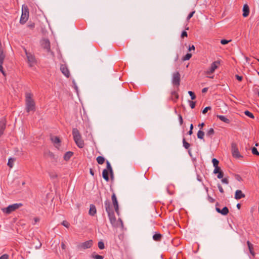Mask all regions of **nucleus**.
<instances>
[{"label":"nucleus","instance_id":"obj_1","mask_svg":"<svg viewBox=\"0 0 259 259\" xmlns=\"http://www.w3.org/2000/svg\"><path fill=\"white\" fill-rule=\"evenodd\" d=\"M105 210L108 214V217L110 223L113 226L116 224V219L114 214V211L113 209L112 205L109 200H106L105 202Z\"/></svg>","mask_w":259,"mask_h":259},{"label":"nucleus","instance_id":"obj_2","mask_svg":"<svg viewBox=\"0 0 259 259\" xmlns=\"http://www.w3.org/2000/svg\"><path fill=\"white\" fill-rule=\"evenodd\" d=\"M26 97V111L27 113L30 111H34L35 109V104L34 100L32 99V94L27 93L25 95Z\"/></svg>","mask_w":259,"mask_h":259},{"label":"nucleus","instance_id":"obj_3","mask_svg":"<svg viewBox=\"0 0 259 259\" xmlns=\"http://www.w3.org/2000/svg\"><path fill=\"white\" fill-rule=\"evenodd\" d=\"M72 135L74 141L77 146L80 148H82L84 146V143L81 139V136L79 131L76 128H73Z\"/></svg>","mask_w":259,"mask_h":259},{"label":"nucleus","instance_id":"obj_4","mask_svg":"<svg viewBox=\"0 0 259 259\" xmlns=\"http://www.w3.org/2000/svg\"><path fill=\"white\" fill-rule=\"evenodd\" d=\"M23 206L21 203H14L9 205L8 207L2 209L3 212L6 214H10L12 212L15 211L19 208Z\"/></svg>","mask_w":259,"mask_h":259},{"label":"nucleus","instance_id":"obj_5","mask_svg":"<svg viewBox=\"0 0 259 259\" xmlns=\"http://www.w3.org/2000/svg\"><path fill=\"white\" fill-rule=\"evenodd\" d=\"M29 17V10L27 6L23 5L22 8V15L20 20V23L24 24L28 20Z\"/></svg>","mask_w":259,"mask_h":259},{"label":"nucleus","instance_id":"obj_6","mask_svg":"<svg viewBox=\"0 0 259 259\" xmlns=\"http://www.w3.org/2000/svg\"><path fill=\"white\" fill-rule=\"evenodd\" d=\"M181 82V75L178 71H176L172 74V83L174 86L179 89Z\"/></svg>","mask_w":259,"mask_h":259},{"label":"nucleus","instance_id":"obj_7","mask_svg":"<svg viewBox=\"0 0 259 259\" xmlns=\"http://www.w3.org/2000/svg\"><path fill=\"white\" fill-rule=\"evenodd\" d=\"M231 152L233 157L235 158L242 157V156L239 153L237 145L235 143H232L231 144Z\"/></svg>","mask_w":259,"mask_h":259},{"label":"nucleus","instance_id":"obj_8","mask_svg":"<svg viewBox=\"0 0 259 259\" xmlns=\"http://www.w3.org/2000/svg\"><path fill=\"white\" fill-rule=\"evenodd\" d=\"M93 245V241L90 240L78 244L77 248L78 250H83L91 248Z\"/></svg>","mask_w":259,"mask_h":259},{"label":"nucleus","instance_id":"obj_9","mask_svg":"<svg viewBox=\"0 0 259 259\" xmlns=\"http://www.w3.org/2000/svg\"><path fill=\"white\" fill-rule=\"evenodd\" d=\"M40 45L41 47L46 50L47 52H51L52 55H54L53 52L51 51L50 49V42L48 39H43L40 41Z\"/></svg>","mask_w":259,"mask_h":259},{"label":"nucleus","instance_id":"obj_10","mask_svg":"<svg viewBox=\"0 0 259 259\" xmlns=\"http://www.w3.org/2000/svg\"><path fill=\"white\" fill-rule=\"evenodd\" d=\"M26 55L27 56L28 63L30 67H32L36 63L35 58L32 54L30 53H28L26 50H25Z\"/></svg>","mask_w":259,"mask_h":259},{"label":"nucleus","instance_id":"obj_11","mask_svg":"<svg viewBox=\"0 0 259 259\" xmlns=\"http://www.w3.org/2000/svg\"><path fill=\"white\" fill-rule=\"evenodd\" d=\"M111 199L112 201V204L115 209L116 213L119 215V205L118 202L116 198V196L114 193H113L111 196Z\"/></svg>","mask_w":259,"mask_h":259},{"label":"nucleus","instance_id":"obj_12","mask_svg":"<svg viewBox=\"0 0 259 259\" xmlns=\"http://www.w3.org/2000/svg\"><path fill=\"white\" fill-rule=\"evenodd\" d=\"M220 64V61H215L211 64L210 67L207 71V74H210L213 73L215 70L218 68Z\"/></svg>","mask_w":259,"mask_h":259},{"label":"nucleus","instance_id":"obj_13","mask_svg":"<svg viewBox=\"0 0 259 259\" xmlns=\"http://www.w3.org/2000/svg\"><path fill=\"white\" fill-rule=\"evenodd\" d=\"M219 203L218 202H217L215 206V210L217 212L221 213V214L223 215H226L228 214L229 212V210L227 206L224 207L222 209L219 208L218 206L219 205Z\"/></svg>","mask_w":259,"mask_h":259},{"label":"nucleus","instance_id":"obj_14","mask_svg":"<svg viewBox=\"0 0 259 259\" xmlns=\"http://www.w3.org/2000/svg\"><path fill=\"white\" fill-rule=\"evenodd\" d=\"M60 70L62 73L67 78L70 76V72L67 66L65 64H61L60 66Z\"/></svg>","mask_w":259,"mask_h":259},{"label":"nucleus","instance_id":"obj_15","mask_svg":"<svg viewBox=\"0 0 259 259\" xmlns=\"http://www.w3.org/2000/svg\"><path fill=\"white\" fill-rule=\"evenodd\" d=\"M245 196V194L243 193L241 190H237L235 192L234 198L235 199L238 200L244 198Z\"/></svg>","mask_w":259,"mask_h":259},{"label":"nucleus","instance_id":"obj_16","mask_svg":"<svg viewBox=\"0 0 259 259\" xmlns=\"http://www.w3.org/2000/svg\"><path fill=\"white\" fill-rule=\"evenodd\" d=\"M249 8L247 4L244 5L243 7V14L242 16L244 17H246L249 15Z\"/></svg>","mask_w":259,"mask_h":259},{"label":"nucleus","instance_id":"obj_17","mask_svg":"<svg viewBox=\"0 0 259 259\" xmlns=\"http://www.w3.org/2000/svg\"><path fill=\"white\" fill-rule=\"evenodd\" d=\"M97 213L96 207L95 205L92 204L90 206V209L89 211V214L91 216H94Z\"/></svg>","mask_w":259,"mask_h":259},{"label":"nucleus","instance_id":"obj_18","mask_svg":"<svg viewBox=\"0 0 259 259\" xmlns=\"http://www.w3.org/2000/svg\"><path fill=\"white\" fill-rule=\"evenodd\" d=\"M217 118H218L219 119H220L222 121L229 124L231 122V120L229 118H227L225 116L221 115H217Z\"/></svg>","mask_w":259,"mask_h":259},{"label":"nucleus","instance_id":"obj_19","mask_svg":"<svg viewBox=\"0 0 259 259\" xmlns=\"http://www.w3.org/2000/svg\"><path fill=\"white\" fill-rule=\"evenodd\" d=\"M179 96L176 91H172L171 93L170 99L174 102H176L179 99Z\"/></svg>","mask_w":259,"mask_h":259},{"label":"nucleus","instance_id":"obj_20","mask_svg":"<svg viewBox=\"0 0 259 259\" xmlns=\"http://www.w3.org/2000/svg\"><path fill=\"white\" fill-rule=\"evenodd\" d=\"M109 173H110L109 171L107 169H103L102 172V177L107 182L109 181Z\"/></svg>","mask_w":259,"mask_h":259},{"label":"nucleus","instance_id":"obj_21","mask_svg":"<svg viewBox=\"0 0 259 259\" xmlns=\"http://www.w3.org/2000/svg\"><path fill=\"white\" fill-rule=\"evenodd\" d=\"M247 245L248 246V249H249V252L253 256H254L255 255V252H254L253 251V244L252 243H251L250 242V241H247Z\"/></svg>","mask_w":259,"mask_h":259},{"label":"nucleus","instance_id":"obj_22","mask_svg":"<svg viewBox=\"0 0 259 259\" xmlns=\"http://www.w3.org/2000/svg\"><path fill=\"white\" fill-rule=\"evenodd\" d=\"M162 237V235L159 233H156L153 235V239L157 242L160 241Z\"/></svg>","mask_w":259,"mask_h":259},{"label":"nucleus","instance_id":"obj_23","mask_svg":"<svg viewBox=\"0 0 259 259\" xmlns=\"http://www.w3.org/2000/svg\"><path fill=\"white\" fill-rule=\"evenodd\" d=\"M106 168L105 169H107L109 171V172H110V174L111 175V177L112 178L113 177V169H112V168L111 167V165L110 163V162L107 160L106 161Z\"/></svg>","mask_w":259,"mask_h":259},{"label":"nucleus","instance_id":"obj_24","mask_svg":"<svg viewBox=\"0 0 259 259\" xmlns=\"http://www.w3.org/2000/svg\"><path fill=\"white\" fill-rule=\"evenodd\" d=\"M73 153L71 151H68L64 154V159L65 161H68L73 156Z\"/></svg>","mask_w":259,"mask_h":259},{"label":"nucleus","instance_id":"obj_25","mask_svg":"<svg viewBox=\"0 0 259 259\" xmlns=\"http://www.w3.org/2000/svg\"><path fill=\"white\" fill-rule=\"evenodd\" d=\"M51 141H52V142H53L54 144H58L59 146H60V144L61 143V140L58 137H57V136L52 137H51Z\"/></svg>","mask_w":259,"mask_h":259},{"label":"nucleus","instance_id":"obj_26","mask_svg":"<svg viewBox=\"0 0 259 259\" xmlns=\"http://www.w3.org/2000/svg\"><path fill=\"white\" fill-rule=\"evenodd\" d=\"M6 126V120L5 119H2L0 120V129L5 130Z\"/></svg>","mask_w":259,"mask_h":259},{"label":"nucleus","instance_id":"obj_27","mask_svg":"<svg viewBox=\"0 0 259 259\" xmlns=\"http://www.w3.org/2000/svg\"><path fill=\"white\" fill-rule=\"evenodd\" d=\"M97 161L99 164H102L104 163L105 159L103 156H99L97 157Z\"/></svg>","mask_w":259,"mask_h":259},{"label":"nucleus","instance_id":"obj_28","mask_svg":"<svg viewBox=\"0 0 259 259\" xmlns=\"http://www.w3.org/2000/svg\"><path fill=\"white\" fill-rule=\"evenodd\" d=\"M183 147L187 150L189 149L190 144L187 142L185 138L183 139Z\"/></svg>","mask_w":259,"mask_h":259},{"label":"nucleus","instance_id":"obj_29","mask_svg":"<svg viewBox=\"0 0 259 259\" xmlns=\"http://www.w3.org/2000/svg\"><path fill=\"white\" fill-rule=\"evenodd\" d=\"M6 57L4 51L0 52V64H3Z\"/></svg>","mask_w":259,"mask_h":259},{"label":"nucleus","instance_id":"obj_30","mask_svg":"<svg viewBox=\"0 0 259 259\" xmlns=\"http://www.w3.org/2000/svg\"><path fill=\"white\" fill-rule=\"evenodd\" d=\"M214 134V131L212 128H209L206 133V136L209 137H211Z\"/></svg>","mask_w":259,"mask_h":259},{"label":"nucleus","instance_id":"obj_31","mask_svg":"<svg viewBox=\"0 0 259 259\" xmlns=\"http://www.w3.org/2000/svg\"><path fill=\"white\" fill-rule=\"evenodd\" d=\"M204 136V132H203L201 130L198 131V132L197 133V137H198V139H201V140L203 139Z\"/></svg>","mask_w":259,"mask_h":259},{"label":"nucleus","instance_id":"obj_32","mask_svg":"<svg viewBox=\"0 0 259 259\" xmlns=\"http://www.w3.org/2000/svg\"><path fill=\"white\" fill-rule=\"evenodd\" d=\"M48 156L55 161H57V158L56 157V156L53 152L49 151L48 153Z\"/></svg>","mask_w":259,"mask_h":259},{"label":"nucleus","instance_id":"obj_33","mask_svg":"<svg viewBox=\"0 0 259 259\" xmlns=\"http://www.w3.org/2000/svg\"><path fill=\"white\" fill-rule=\"evenodd\" d=\"M192 57V54L191 53H187L185 56H184L182 58V60L183 61L189 60Z\"/></svg>","mask_w":259,"mask_h":259},{"label":"nucleus","instance_id":"obj_34","mask_svg":"<svg viewBox=\"0 0 259 259\" xmlns=\"http://www.w3.org/2000/svg\"><path fill=\"white\" fill-rule=\"evenodd\" d=\"M244 114L245 115L247 116L248 117H249L252 119H253L254 118L253 114L251 112L249 111L248 110L245 111Z\"/></svg>","mask_w":259,"mask_h":259},{"label":"nucleus","instance_id":"obj_35","mask_svg":"<svg viewBox=\"0 0 259 259\" xmlns=\"http://www.w3.org/2000/svg\"><path fill=\"white\" fill-rule=\"evenodd\" d=\"M14 161V159L13 158H9L8 160V164H7L10 167L12 168L13 166Z\"/></svg>","mask_w":259,"mask_h":259},{"label":"nucleus","instance_id":"obj_36","mask_svg":"<svg viewBox=\"0 0 259 259\" xmlns=\"http://www.w3.org/2000/svg\"><path fill=\"white\" fill-rule=\"evenodd\" d=\"M95 253H93L92 255V257L94 258V259H103L104 257L103 256L98 255V254H95Z\"/></svg>","mask_w":259,"mask_h":259},{"label":"nucleus","instance_id":"obj_37","mask_svg":"<svg viewBox=\"0 0 259 259\" xmlns=\"http://www.w3.org/2000/svg\"><path fill=\"white\" fill-rule=\"evenodd\" d=\"M212 162L214 167L219 166V161L216 158H213L212 159Z\"/></svg>","mask_w":259,"mask_h":259},{"label":"nucleus","instance_id":"obj_38","mask_svg":"<svg viewBox=\"0 0 259 259\" xmlns=\"http://www.w3.org/2000/svg\"><path fill=\"white\" fill-rule=\"evenodd\" d=\"M98 247L100 249H103L105 248L104 243L103 241H100L98 243Z\"/></svg>","mask_w":259,"mask_h":259},{"label":"nucleus","instance_id":"obj_39","mask_svg":"<svg viewBox=\"0 0 259 259\" xmlns=\"http://www.w3.org/2000/svg\"><path fill=\"white\" fill-rule=\"evenodd\" d=\"M251 152L253 155L259 156V152H258L257 149L255 147L252 148Z\"/></svg>","mask_w":259,"mask_h":259},{"label":"nucleus","instance_id":"obj_40","mask_svg":"<svg viewBox=\"0 0 259 259\" xmlns=\"http://www.w3.org/2000/svg\"><path fill=\"white\" fill-rule=\"evenodd\" d=\"M61 224L67 228H68L70 226V224L67 221H63Z\"/></svg>","mask_w":259,"mask_h":259},{"label":"nucleus","instance_id":"obj_41","mask_svg":"<svg viewBox=\"0 0 259 259\" xmlns=\"http://www.w3.org/2000/svg\"><path fill=\"white\" fill-rule=\"evenodd\" d=\"M188 94H189V95L190 96V97H191V99L192 100H194V99H195V98H196V96H195V93H194L193 92H192V91H189V92H188Z\"/></svg>","mask_w":259,"mask_h":259},{"label":"nucleus","instance_id":"obj_42","mask_svg":"<svg viewBox=\"0 0 259 259\" xmlns=\"http://www.w3.org/2000/svg\"><path fill=\"white\" fill-rule=\"evenodd\" d=\"M49 176H50V178L52 179L56 178H57V176H58L57 175L55 172H49Z\"/></svg>","mask_w":259,"mask_h":259},{"label":"nucleus","instance_id":"obj_43","mask_svg":"<svg viewBox=\"0 0 259 259\" xmlns=\"http://www.w3.org/2000/svg\"><path fill=\"white\" fill-rule=\"evenodd\" d=\"M221 171H222V170L219 166L214 167V169L213 170V173L216 174L219 173Z\"/></svg>","mask_w":259,"mask_h":259},{"label":"nucleus","instance_id":"obj_44","mask_svg":"<svg viewBox=\"0 0 259 259\" xmlns=\"http://www.w3.org/2000/svg\"><path fill=\"white\" fill-rule=\"evenodd\" d=\"M211 109V107L210 106H207L202 110V113L206 114L208 110H210Z\"/></svg>","mask_w":259,"mask_h":259},{"label":"nucleus","instance_id":"obj_45","mask_svg":"<svg viewBox=\"0 0 259 259\" xmlns=\"http://www.w3.org/2000/svg\"><path fill=\"white\" fill-rule=\"evenodd\" d=\"M195 13V11H194L191 12L190 13H189L187 17V20L189 21L193 17V16Z\"/></svg>","mask_w":259,"mask_h":259},{"label":"nucleus","instance_id":"obj_46","mask_svg":"<svg viewBox=\"0 0 259 259\" xmlns=\"http://www.w3.org/2000/svg\"><path fill=\"white\" fill-rule=\"evenodd\" d=\"M253 91L254 94H257L258 97H259V89H258V87H253Z\"/></svg>","mask_w":259,"mask_h":259},{"label":"nucleus","instance_id":"obj_47","mask_svg":"<svg viewBox=\"0 0 259 259\" xmlns=\"http://www.w3.org/2000/svg\"><path fill=\"white\" fill-rule=\"evenodd\" d=\"M218 176H217V178H218V179H221L223 178V177H224V172H223V171L222 170V171H221L220 172H219V173H218Z\"/></svg>","mask_w":259,"mask_h":259},{"label":"nucleus","instance_id":"obj_48","mask_svg":"<svg viewBox=\"0 0 259 259\" xmlns=\"http://www.w3.org/2000/svg\"><path fill=\"white\" fill-rule=\"evenodd\" d=\"M207 200L210 203H213L215 201V199L212 198L209 195H207Z\"/></svg>","mask_w":259,"mask_h":259},{"label":"nucleus","instance_id":"obj_49","mask_svg":"<svg viewBox=\"0 0 259 259\" xmlns=\"http://www.w3.org/2000/svg\"><path fill=\"white\" fill-rule=\"evenodd\" d=\"M189 102L190 103V106L191 107V108L192 109H194L196 105L195 102L192 101H189Z\"/></svg>","mask_w":259,"mask_h":259},{"label":"nucleus","instance_id":"obj_50","mask_svg":"<svg viewBox=\"0 0 259 259\" xmlns=\"http://www.w3.org/2000/svg\"><path fill=\"white\" fill-rule=\"evenodd\" d=\"M230 41H231V40H226V39H222L221 40V43L222 45H225L228 44Z\"/></svg>","mask_w":259,"mask_h":259},{"label":"nucleus","instance_id":"obj_51","mask_svg":"<svg viewBox=\"0 0 259 259\" xmlns=\"http://www.w3.org/2000/svg\"><path fill=\"white\" fill-rule=\"evenodd\" d=\"M218 189L219 190V191L221 193H224V189H223V187H222V186L220 184H218Z\"/></svg>","mask_w":259,"mask_h":259},{"label":"nucleus","instance_id":"obj_52","mask_svg":"<svg viewBox=\"0 0 259 259\" xmlns=\"http://www.w3.org/2000/svg\"><path fill=\"white\" fill-rule=\"evenodd\" d=\"M178 116H179V120L180 124V125H182V124L183 123V119L182 116L181 114H179Z\"/></svg>","mask_w":259,"mask_h":259},{"label":"nucleus","instance_id":"obj_53","mask_svg":"<svg viewBox=\"0 0 259 259\" xmlns=\"http://www.w3.org/2000/svg\"><path fill=\"white\" fill-rule=\"evenodd\" d=\"M187 32L185 30L183 31L181 34V37L183 38L184 37H187Z\"/></svg>","mask_w":259,"mask_h":259},{"label":"nucleus","instance_id":"obj_54","mask_svg":"<svg viewBox=\"0 0 259 259\" xmlns=\"http://www.w3.org/2000/svg\"><path fill=\"white\" fill-rule=\"evenodd\" d=\"M235 77L239 81H241L243 79V77L242 76H239L237 74L235 75Z\"/></svg>","mask_w":259,"mask_h":259},{"label":"nucleus","instance_id":"obj_55","mask_svg":"<svg viewBox=\"0 0 259 259\" xmlns=\"http://www.w3.org/2000/svg\"><path fill=\"white\" fill-rule=\"evenodd\" d=\"M222 183H225L226 184H229V181L228 180L227 178H222Z\"/></svg>","mask_w":259,"mask_h":259},{"label":"nucleus","instance_id":"obj_56","mask_svg":"<svg viewBox=\"0 0 259 259\" xmlns=\"http://www.w3.org/2000/svg\"><path fill=\"white\" fill-rule=\"evenodd\" d=\"M9 255L8 254H5L0 256V259H8Z\"/></svg>","mask_w":259,"mask_h":259},{"label":"nucleus","instance_id":"obj_57","mask_svg":"<svg viewBox=\"0 0 259 259\" xmlns=\"http://www.w3.org/2000/svg\"><path fill=\"white\" fill-rule=\"evenodd\" d=\"M235 179L239 181H240L242 180L241 177L239 175H235Z\"/></svg>","mask_w":259,"mask_h":259},{"label":"nucleus","instance_id":"obj_58","mask_svg":"<svg viewBox=\"0 0 259 259\" xmlns=\"http://www.w3.org/2000/svg\"><path fill=\"white\" fill-rule=\"evenodd\" d=\"M0 71L5 75V72L4 71L3 67V64H0Z\"/></svg>","mask_w":259,"mask_h":259},{"label":"nucleus","instance_id":"obj_59","mask_svg":"<svg viewBox=\"0 0 259 259\" xmlns=\"http://www.w3.org/2000/svg\"><path fill=\"white\" fill-rule=\"evenodd\" d=\"M34 26L35 25L34 23H31L28 24V27L31 29L33 28L34 27Z\"/></svg>","mask_w":259,"mask_h":259},{"label":"nucleus","instance_id":"obj_60","mask_svg":"<svg viewBox=\"0 0 259 259\" xmlns=\"http://www.w3.org/2000/svg\"><path fill=\"white\" fill-rule=\"evenodd\" d=\"M192 50H195V46L192 45V46H189L188 48L189 51H191Z\"/></svg>","mask_w":259,"mask_h":259},{"label":"nucleus","instance_id":"obj_61","mask_svg":"<svg viewBox=\"0 0 259 259\" xmlns=\"http://www.w3.org/2000/svg\"><path fill=\"white\" fill-rule=\"evenodd\" d=\"M34 223H33V225L35 224L36 223H37L39 221V219L38 218H34Z\"/></svg>","mask_w":259,"mask_h":259},{"label":"nucleus","instance_id":"obj_62","mask_svg":"<svg viewBox=\"0 0 259 259\" xmlns=\"http://www.w3.org/2000/svg\"><path fill=\"white\" fill-rule=\"evenodd\" d=\"M207 91H208V88H203V89L202 90V93H206Z\"/></svg>","mask_w":259,"mask_h":259},{"label":"nucleus","instance_id":"obj_63","mask_svg":"<svg viewBox=\"0 0 259 259\" xmlns=\"http://www.w3.org/2000/svg\"><path fill=\"white\" fill-rule=\"evenodd\" d=\"M90 174H91L92 176H94V170H93V169L90 168Z\"/></svg>","mask_w":259,"mask_h":259},{"label":"nucleus","instance_id":"obj_64","mask_svg":"<svg viewBox=\"0 0 259 259\" xmlns=\"http://www.w3.org/2000/svg\"><path fill=\"white\" fill-rule=\"evenodd\" d=\"M204 125V122H202L201 123H200L199 125H198V126L200 127V129H201Z\"/></svg>","mask_w":259,"mask_h":259}]
</instances>
